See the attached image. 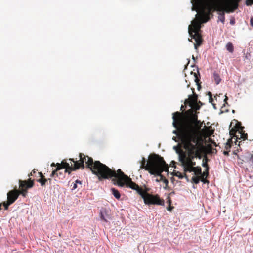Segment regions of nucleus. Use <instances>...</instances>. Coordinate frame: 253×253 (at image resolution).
Wrapping results in <instances>:
<instances>
[{
  "label": "nucleus",
  "instance_id": "obj_33",
  "mask_svg": "<svg viewBox=\"0 0 253 253\" xmlns=\"http://www.w3.org/2000/svg\"><path fill=\"white\" fill-rule=\"evenodd\" d=\"M195 124V125L198 126V128L200 129L202 126V123H201L200 121L197 120L196 119Z\"/></svg>",
  "mask_w": 253,
  "mask_h": 253
},
{
  "label": "nucleus",
  "instance_id": "obj_23",
  "mask_svg": "<svg viewBox=\"0 0 253 253\" xmlns=\"http://www.w3.org/2000/svg\"><path fill=\"white\" fill-rule=\"evenodd\" d=\"M218 21H221L222 23H224L225 22V13L224 12H220L218 13Z\"/></svg>",
  "mask_w": 253,
  "mask_h": 253
},
{
  "label": "nucleus",
  "instance_id": "obj_54",
  "mask_svg": "<svg viewBox=\"0 0 253 253\" xmlns=\"http://www.w3.org/2000/svg\"><path fill=\"white\" fill-rule=\"evenodd\" d=\"M212 144H213L214 145L216 146V143L214 142V141L213 142Z\"/></svg>",
  "mask_w": 253,
  "mask_h": 253
},
{
  "label": "nucleus",
  "instance_id": "obj_17",
  "mask_svg": "<svg viewBox=\"0 0 253 253\" xmlns=\"http://www.w3.org/2000/svg\"><path fill=\"white\" fill-rule=\"evenodd\" d=\"M192 156L188 155L187 160L184 164L192 167H195L196 162L192 161L194 158H192Z\"/></svg>",
  "mask_w": 253,
  "mask_h": 253
},
{
  "label": "nucleus",
  "instance_id": "obj_58",
  "mask_svg": "<svg viewBox=\"0 0 253 253\" xmlns=\"http://www.w3.org/2000/svg\"><path fill=\"white\" fill-rule=\"evenodd\" d=\"M192 58H193V59H194V56H192Z\"/></svg>",
  "mask_w": 253,
  "mask_h": 253
},
{
  "label": "nucleus",
  "instance_id": "obj_10",
  "mask_svg": "<svg viewBox=\"0 0 253 253\" xmlns=\"http://www.w3.org/2000/svg\"><path fill=\"white\" fill-rule=\"evenodd\" d=\"M19 189H23L27 190L28 189L32 188L34 185V180H32L31 178L27 180H19Z\"/></svg>",
  "mask_w": 253,
  "mask_h": 253
},
{
  "label": "nucleus",
  "instance_id": "obj_25",
  "mask_svg": "<svg viewBox=\"0 0 253 253\" xmlns=\"http://www.w3.org/2000/svg\"><path fill=\"white\" fill-rule=\"evenodd\" d=\"M17 192L18 193L19 195L21 194L24 197H26L27 194V190L23 189H19V190L17 189Z\"/></svg>",
  "mask_w": 253,
  "mask_h": 253
},
{
  "label": "nucleus",
  "instance_id": "obj_18",
  "mask_svg": "<svg viewBox=\"0 0 253 253\" xmlns=\"http://www.w3.org/2000/svg\"><path fill=\"white\" fill-rule=\"evenodd\" d=\"M182 166L184 169V171L185 172H191L194 171V167H192L189 165H187L186 164H183L182 165Z\"/></svg>",
  "mask_w": 253,
  "mask_h": 253
},
{
  "label": "nucleus",
  "instance_id": "obj_49",
  "mask_svg": "<svg viewBox=\"0 0 253 253\" xmlns=\"http://www.w3.org/2000/svg\"><path fill=\"white\" fill-rule=\"evenodd\" d=\"M209 142H211V143H213L214 141H213L211 138L209 139Z\"/></svg>",
  "mask_w": 253,
  "mask_h": 253
},
{
  "label": "nucleus",
  "instance_id": "obj_52",
  "mask_svg": "<svg viewBox=\"0 0 253 253\" xmlns=\"http://www.w3.org/2000/svg\"><path fill=\"white\" fill-rule=\"evenodd\" d=\"M241 142V141H239V143L238 144V146L240 147V143Z\"/></svg>",
  "mask_w": 253,
  "mask_h": 253
},
{
  "label": "nucleus",
  "instance_id": "obj_3",
  "mask_svg": "<svg viewBox=\"0 0 253 253\" xmlns=\"http://www.w3.org/2000/svg\"><path fill=\"white\" fill-rule=\"evenodd\" d=\"M80 160L79 161H75L73 159H70L69 160L74 163V166L72 167V164H71V166L70 165L69 163L63 160L62 161L61 163H57L55 164L54 163H52L51 165V167L56 166V168L55 169L53 170L50 174L51 177H53L55 176V174L57 173V171H59L63 169H65L64 171V173H66L67 171L70 169V171H74L79 169H84L85 168L84 162H85L86 168H89L92 172L96 175L99 180H101L102 179H107V178H100L99 175H98L97 173H95V171H94L96 163L99 162L101 163L99 161H93V159L91 157H90L88 156H85L84 154L80 153L79 154ZM109 178H107L108 179Z\"/></svg>",
  "mask_w": 253,
  "mask_h": 253
},
{
  "label": "nucleus",
  "instance_id": "obj_38",
  "mask_svg": "<svg viewBox=\"0 0 253 253\" xmlns=\"http://www.w3.org/2000/svg\"><path fill=\"white\" fill-rule=\"evenodd\" d=\"M177 130H174L173 131V133L174 134H177V132L178 131L180 134V137H181V138L182 139V136H181V132L180 131V130H179V127H178L177 128H175Z\"/></svg>",
  "mask_w": 253,
  "mask_h": 253
},
{
  "label": "nucleus",
  "instance_id": "obj_4",
  "mask_svg": "<svg viewBox=\"0 0 253 253\" xmlns=\"http://www.w3.org/2000/svg\"><path fill=\"white\" fill-rule=\"evenodd\" d=\"M220 1V2H217L215 0H192V10H205L207 15L204 22H208L210 19V16H213L212 12L216 11L217 13L224 12L225 3L222 0Z\"/></svg>",
  "mask_w": 253,
  "mask_h": 253
},
{
  "label": "nucleus",
  "instance_id": "obj_32",
  "mask_svg": "<svg viewBox=\"0 0 253 253\" xmlns=\"http://www.w3.org/2000/svg\"><path fill=\"white\" fill-rule=\"evenodd\" d=\"M175 176L178 177L179 178H183L184 176L187 177V175L185 173H184V175H183L181 173H180L179 171H177L175 174H174Z\"/></svg>",
  "mask_w": 253,
  "mask_h": 253
},
{
  "label": "nucleus",
  "instance_id": "obj_44",
  "mask_svg": "<svg viewBox=\"0 0 253 253\" xmlns=\"http://www.w3.org/2000/svg\"><path fill=\"white\" fill-rule=\"evenodd\" d=\"M214 130H212L209 131V136L211 135L213 133Z\"/></svg>",
  "mask_w": 253,
  "mask_h": 253
},
{
  "label": "nucleus",
  "instance_id": "obj_53",
  "mask_svg": "<svg viewBox=\"0 0 253 253\" xmlns=\"http://www.w3.org/2000/svg\"><path fill=\"white\" fill-rule=\"evenodd\" d=\"M208 147H209L210 148H211V145H209L208 146Z\"/></svg>",
  "mask_w": 253,
  "mask_h": 253
},
{
  "label": "nucleus",
  "instance_id": "obj_55",
  "mask_svg": "<svg viewBox=\"0 0 253 253\" xmlns=\"http://www.w3.org/2000/svg\"><path fill=\"white\" fill-rule=\"evenodd\" d=\"M1 206H2V205H1V204H0V211L1 210Z\"/></svg>",
  "mask_w": 253,
  "mask_h": 253
},
{
  "label": "nucleus",
  "instance_id": "obj_2",
  "mask_svg": "<svg viewBox=\"0 0 253 253\" xmlns=\"http://www.w3.org/2000/svg\"><path fill=\"white\" fill-rule=\"evenodd\" d=\"M173 126L179 127L182 136V142L189 156L192 158H202L203 145L197 130L193 125L187 121L182 113L178 111L173 113Z\"/></svg>",
  "mask_w": 253,
  "mask_h": 253
},
{
  "label": "nucleus",
  "instance_id": "obj_9",
  "mask_svg": "<svg viewBox=\"0 0 253 253\" xmlns=\"http://www.w3.org/2000/svg\"><path fill=\"white\" fill-rule=\"evenodd\" d=\"M240 0H229L228 4H225L224 8V13L233 12L235 10L238 8L239 2Z\"/></svg>",
  "mask_w": 253,
  "mask_h": 253
},
{
  "label": "nucleus",
  "instance_id": "obj_56",
  "mask_svg": "<svg viewBox=\"0 0 253 253\" xmlns=\"http://www.w3.org/2000/svg\"><path fill=\"white\" fill-rule=\"evenodd\" d=\"M183 108V106L182 105L181 107V110H182Z\"/></svg>",
  "mask_w": 253,
  "mask_h": 253
},
{
  "label": "nucleus",
  "instance_id": "obj_36",
  "mask_svg": "<svg viewBox=\"0 0 253 253\" xmlns=\"http://www.w3.org/2000/svg\"><path fill=\"white\" fill-rule=\"evenodd\" d=\"M230 24L233 25L235 23V19L234 17H232L230 20Z\"/></svg>",
  "mask_w": 253,
  "mask_h": 253
},
{
  "label": "nucleus",
  "instance_id": "obj_24",
  "mask_svg": "<svg viewBox=\"0 0 253 253\" xmlns=\"http://www.w3.org/2000/svg\"><path fill=\"white\" fill-rule=\"evenodd\" d=\"M226 49L230 53H233L234 51V46L231 42H228L226 45Z\"/></svg>",
  "mask_w": 253,
  "mask_h": 253
},
{
  "label": "nucleus",
  "instance_id": "obj_19",
  "mask_svg": "<svg viewBox=\"0 0 253 253\" xmlns=\"http://www.w3.org/2000/svg\"><path fill=\"white\" fill-rule=\"evenodd\" d=\"M111 191L112 192V194L116 199H119L120 198L121 195L118 190L114 188H112L111 189Z\"/></svg>",
  "mask_w": 253,
  "mask_h": 253
},
{
  "label": "nucleus",
  "instance_id": "obj_5",
  "mask_svg": "<svg viewBox=\"0 0 253 253\" xmlns=\"http://www.w3.org/2000/svg\"><path fill=\"white\" fill-rule=\"evenodd\" d=\"M163 158L156 154H151L149 155L148 160L146 163V161L144 157L142 158L141 162V169H145L149 171L151 174H153L152 171L156 168L161 162H163Z\"/></svg>",
  "mask_w": 253,
  "mask_h": 253
},
{
  "label": "nucleus",
  "instance_id": "obj_15",
  "mask_svg": "<svg viewBox=\"0 0 253 253\" xmlns=\"http://www.w3.org/2000/svg\"><path fill=\"white\" fill-rule=\"evenodd\" d=\"M229 133H230V135L231 136H232V137H236L235 144H237V143L238 142V141L237 139H240V134H238L237 131L236 129H235L234 128H232L230 130Z\"/></svg>",
  "mask_w": 253,
  "mask_h": 253
},
{
  "label": "nucleus",
  "instance_id": "obj_42",
  "mask_svg": "<svg viewBox=\"0 0 253 253\" xmlns=\"http://www.w3.org/2000/svg\"><path fill=\"white\" fill-rule=\"evenodd\" d=\"M77 188V184L76 183H74L73 184V188L72 189H75Z\"/></svg>",
  "mask_w": 253,
  "mask_h": 253
},
{
  "label": "nucleus",
  "instance_id": "obj_34",
  "mask_svg": "<svg viewBox=\"0 0 253 253\" xmlns=\"http://www.w3.org/2000/svg\"><path fill=\"white\" fill-rule=\"evenodd\" d=\"M208 94L209 97V102L211 103H212L213 99L212 98V93L211 92H208Z\"/></svg>",
  "mask_w": 253,
  "mask_h": 253
},
{
  "label": "nucleus",
  "instance_id": "obj_11",
  "mask_svg": "<svg viewBox=\"0 0 253 253\" xmlns=\"http://www.w3.org/2000/svg\"><path fill=\"white\" fill-rule=\"evenodd\" d=\"M234 128L237 131L238 134H240V139H242V140H245L248 139V135L245 133V131L243 130L244 127L241 126L240 123H237Z\"/></svg>",
  "mask_w": 253,
  "mask_h": 253
},
{
  "label": "nucleus",
  "instance_id": "obj_47",
  "mask_svg": "<svg viewBox=\"0 0 253 253\" xmlns=\"http://www.w3.org/2000/svg\"><path fill=\"white\" fill-rule=\"evenodd\" d=\"M233 154H235V155H237V158H238V159H240V158H239V155H238L237 154L236 151H234L233 152Z\"/></svg>",
  "mask_w": 253,
  "mask_h": 253
},
{
  "label": "nucleus",
  "instance_id": "obj_50",
  "mask_svg": "<svg viewBox=\"0 0 253 253\" xmlns=\"http://www.w3.org/2000/svg\"><path fill=\"white\" fill-rule=\"evenodd\" d=\"M168 202H169V205H170V204H171V200L170 199H169L168 200Z\"/></svg>",
  "mask_w": 253,
  "mask_h": 253
},
{
  "label": "nucleus",
  "instance_id": "obj_13",
  "mask_svg": "<svg viewBox=\"0 0 253 253\" xmlns=\"http://www.w3.org/2000/svg\"><path fill=\"white\" fill-rule=\"evenodd\" d=\"M7 201L13 204L18 198L19 194L17 192V189H13L7 193Z\"/></svg>",
  "mask_w": 253,
  "mask_h": 253
},
{
  "label": "nucleus",
  "instance_id": "obj_43",
  "mask_svg": "<svg viewBox=\"0 0 253 253\" xmlns=\"http://www.w3.org/2000/svg\"><path fill=\"white\" fill-rule=\"evenodd\" d=\"M101 218L102 220H104L105 221H107L106 219H105V218H104V217L102 213H101Z\"/></svg>",
  "mask_w": 253,
  "mask_h": 253
},
{
  "label": "nucleus",
  "instance_id": "obj_37",
  "mask_svg": "<svg viewBox=\"0 0 253 253\" xmlns=\"http://www.w3.org/2000/svg\"><path fill=\"white\" fill-rule=\"evenodd\" d=\"M36 173V170L35 169H34L33 170H32V171H31V172L28 174V176L30 177L31 176H33L34 174Z\"/></svg>",
  "mask_w": 253,
  "mask_h": 253
},
{
  "label": "nucleus",
  "instance_id": "obj_45",
  "mask_svg": "<svg viewBox=\"0 0 253 253\" xmlns=\"http://www.w3.org/2000/svg\"><path fill=\"white\" fill-rule=\"evenodd\" d=\"M250 161L253 163V155H252L250 158Z\"/></svg>",
  "mask_w": 253,
  "mask_h": 253
},
{
  "label": "nucleus",
  "instance_id": "obj_7",
  "mask_svg": "<svg viewBox=\"0 0 253 253\" xmlns=\"http://www.w3.org/2000/svg\"><path fill=\"white\" fill-rule=\"evenodd\" d=\"M169 166L165 162L164 160L163 162H161L160 164L156 167V168L152 171L154 172L153 175H157L160 177V178H157L155 181L157 182H159L161 181H163V182L167 185L169 182L168 180L162 174L163 171H168Z\"/></svg>",
  "mask_w": 253,
  "mask_h": 253
},
{
  "label": "nucleus",
  "instance_id": "obj_22",
  "mask_svg": "<svg viewBox=\"0 0 253 253\" xmlns=\"http://www.w3.org/2000/svg\"><path fill=\"white\" fill-rule=\"evenodd\" d=\"M193 172H194L195 175H200L202 174V169L200 167H194Z\"/></svg>",
  "mask_w": 253,
  "mask_h": 253
},
{
  "label": "nucleus",
  "instance_id": "obj_28",
  "mask_svg": "<svg viewBox=\"0 0 253 253\" xmlns=\"http://www.w3.org/2000/svg\"><path fill=\"white\" fill-rule=\"evenodd\" d=\"M12 204L9 203V201H4L1 203V205L3 206L5 210H8L9 206Z\"/></svg>",
  "mask_w": 253,
  "mask_h": 253
},
{
  "label": "nucleus",
  "instance_id": "obj_29",
  "mask_svg": "<svg viewBox=\"0 0 253 253\" xmlns=\"http://www.w3.org/2000/svg\"><path fill=\"white\" fill-rule=\"evenodd\" d=\"M201 180V177L199 176H193L192 178L193 182L195 184H198L199 181Z\"/></svg>",
  "mask_w": 253,
  "mask_h": 253
},
{
  "label": "nucleus",
  "instance_id": "obj_1",
  "mask_svg": "<svg viewBox=\"0 0 253 253\" xmlns=\"http://www.w3.org/2000/svg\"><path fill=\"white\" fill-rule=\"evenodd\" d=\"M94 171L99 175L100 178H110L114 185L123 187L125 185L135 190L143 199L144 203L147 205H164V201L160 198L158 194L152 195L146 190L139 187L132 179L122 171L121 169L117 171L110 169L105 164L97 162Z\"/></svg>",
  "mask_w": 253,
  "mask_h": 253
},
{
  "label": "nucleus",
  "instance_id": "obj_26",
  "mask_svg": "<svg viewBox=\"0 0 253 253\" xmlns=\"http://www.w3.org/2000/svg\"><path fill=\"white\" fill-rule=\"evenodd\" d=\"M208 161V159H207V157H206L205 159H204L203 160V163H202V166L206 168L207 171H209V169L208 163H207Z\"/></svg>",
  "mask_w": 253,
  "mask_h": 253
},
{
  "label": "nucleus",
  "instance_id": "obj_35",
  "mask_svg": "<svg viewBox=\"0 0 253 253\" xmlns=\"http://www.w3.org/2000/svg\"><path fill=\"white\" fill-rule=\"evenodd\" d=\"M246 4L247 6H251L253 4V0H246Z\"/></svg>",
  "mask_w": 253,
  "mask_h": 253
},
{
  "label": "nucleus",
  "instance_id": "obj_21",
  "mask_svg": "<svg viewBox=\"0 0 253 253\" xmlns=\"http://www.w3.org/2000/svg\"><path fill=\"white\" fill-rule=\"evenodd\" d=\"M209 175V171H207V169H206V170L202 173V174L201 175V181L202 182H203L204 183H206V182H209V181L207 180H206L204 177L205 176L206 177H207Z\"/></svg>",
  "mask_w": 253,
  "mask_h": 253
},
{
  "label": "nucleus",
  "instance_id": "obj_46",
  "mask_svg": "<svg viewBox=\"0 0 253 253\" xmlns=\"http://www.w3.org/2000/svg\"><path fill=\"white\" fill-rule=\"evenodd\" d=\"M76 183L77 184V183H79L80 184H82V182L81 181L79 180H77L76 181V183Z\"/></svg>",
  "mask_w": 253,
  "mask_h": 253
},
{
  "label": "nucleus",
  "instance_id": "obj_27",
  "mask_svg": "<svg viewBox=\"0 0 253 253\" xmlns=\"http://www.w3.org/2000/svg\"><path fill=\"white\" fill-rule=\"evenodd\" d=\"M232 141L231 139H228V141L225 143V148L226 150L230 149L231 147Z\"/></svg>",
  "mask_w": 253,
  "mask_h": 253
},
{
  "label": "nucleus",
  "instance_id": "obj_39",
  "mask_svg": "<svg viewBox=\"0 0 253 253\" xmlns=\"http://www.w3.org/2000/svg\"><path fill=\"white\" fill-rule=\"evenodd\" d=\"M174 207L173 206H171V205H169V207L167 208V209L169 211H171L172 209H173Z\"/></svg>",
  "mask_w": 253,
  "mask_h": 253
},
{
  "label": "nucleus",
  "instance_id": "obj_30",
  "mask_svg": "<svg viewBox=\"0 0 253 253\" xmlns=\"http://www.w3.org/2000/svg\"><path fill=\"white\" fill-rule=\"evenodd\" d=\"M59 177L60 179H62L64 177V174L62 172H60L59 170L57 171V173L55 174V176L54 177Z\"/></svg>",
  "mask_w": 253,
  "mask_h": 253
},
{
  "label": "nucleus",
  "instance_id": "obj_31",
  "mask_svg": "<svg viewBox=\"0 0 253 253\" xmlns=\"http://www.w3.org/2000/svg\"><path fill=\"white\" fill-rule=\"evenodd\" d=\"M194 77H195V80H194L195 82L196 83V84L198 85V89H199L200 88V85L199 83V82L200 81V79H199L198 75L196 74V73H194Z\"/></svg>",
  "mask_w": 253,
  "mask_h": 253
},
{
  "label": "nucleus",
  "instance_id": "obj_14",
  "mask_svg": "<svg viewBox=\"0 0 253 253\" xmlns=\"http://www.w3.org/2000/svg\"><path fill=\"white\" fill-rule=\"evenodd\" d=\"M38 174H39L40 176V178L37 180V181L39 182L41 184V185L42 186H44L45 185L46 183L49 180V182H51V179H46L45 178V176L43 175V174L41 172H38Z\"/></svg>",
  "mask_w": 253,
  "mask_h": 253
},
{
  "label": "nucleus",
  "instance_id": "obj_6",
  "mask_svg": "<svg viewBox=\"0 0 253 253\" xmlns=\"http://www.w3.org/2000/svg\"><path fill=\"white\" fill-rule=\"evenodd\" d=\"M198 10L199 9L196 11ZM199 10H200V12L196 14V19L193 20L192 24L189 26L188 32L189 34H191V33L199 32L201 28V24L206 22H204L207 15L205 10L203 9H199Z\"/></svg>",
  "mask_w": 253,
  "mask_h": 253
},
{
  "label": "nucleus",
  "instance_id": "obj_16",
  "mask_svg": "<svg viewBox=\"0 0 253 253\" xmlns=\"http://www.w3.org/2000/svg\"><path fill=\"white\" fill-rule=\"evenodd\" d=\"M188 157L186 156L185 153L181 151L179 154V160L181 163L182 165L184 164L187 160Z\"/></svg>",
  "mask_w": 253,
  "mask_h": 253
},
{
  "label": "nucleus",
  "instance_id": "obj_51",
  "mask_svg": "<svg viewBox=\"0 0 253 253\" xmlns=\"http://www.w3.org/2000/svg\"><path fill=\"white\" fill-rule=\"evenodd\" d=\"M71 171L70 169H69L67 172H68L69 174H70L71 173Z\"/></svg>",
  "mask_w": 253,
  "mask_h": 253
},
{
  "label": "nucleus",
  "instance_id": "obj_40",
  "mask_svg": "<svg viewBox=\"0 0 253 253\" xmlns=\"http://www.w3.org/2000/svg\"><path fill=\"white\" fill-rule=\"evenodd\" d=\"M229 153V151H224L223 152V154L226 156H228Z\"/></svg>",
  "mask_w": 253,
  "mask_h": 253
},
{
  "label": "nucleus",
  "instance_id": "obj_57",
  "mask_svg": "<svg viewBox=\"0 0 253 253\" xmlns=\"http://www.w3.org/2000/svg\"><path fill=\"white\" fill-rule=\"evenodd\" d=\"M211 127V126H209L208 127H207V128L209 129V128H210Z\"/></svg>",
  "mask_w": 253,
  "mask_h": 253
},
{
  "label": "nucleus",
  "instance_id": "obj_20",
  "mask_svg": "<svg viewBox=\"0 0 253 253\" xmlns=\"http://www.w3.org/2000/svg\"><path fill=\"white\" fill-rule=\"evenodd\" d=\"M213 78L216 83V84H218L221 81V78L220 77L219 75L217 73L215 72L213 73Z\"/></svg>",
  "mask_w": 253,
  "mask_h": 253
},
{
  "label": "nucleus",
  "instance_id": "obj_8",
  "mask_svg": "<svg viewBox=\"0 0 253 253\" xmlns=\"http://www.w3.org/2000/svg\"><path fill=\"white\" fill-rule=\"evenodd\" d=\"M198 96L194 93L193 95L189 96V98L185 101V104L188 105L191 109L186 111V113L189 115H193V109L198 110L200 106L198 105L197 103Z\"/></svg>",
  "mask_w": 253,
  "mask_h": 253
},
{
  "label": "nucleus",
  "instance_id": "obj_41",
  "mask_svg": "<svg viewBox=\"0 0 253 253\" xmlns=\"http://www.w3.org/2000/svg\"><path fill=\"white\" fill-rule=\"evenodd\" d=\"M250 25L253 27V18L252 17L250 19Z\"/></svg>",
  "mask_w": 253,
  "mask_h": 253
},
{
  "label": "nucleus",
  "instance_id": "obj_48",
  "mask_svg": "<svg viewBox=\"0 0 253 253\" xmlns=\"http://www.w3.org/2000/svg\"><path fill=\"white\" fill-rule=\"evenodd\" d=\"M227 100H228V97L225 95V98L224 100V101L226 103Z\"/></svg>",
  "mask_w": 253,
  "mask_h": 253
},
{
  "label": "nucleus",
  "instance_id": "obj_12",
  "mask_svg": "<svg viewBox=\"0 0 253 253\" xmlns=\"http://www.w3.org/2000/svg\"><path fill=\"white\" fill-rule=\"evenodd\" d=\"M190 35L192 38L195 40L196 43L194 44V47L195 49H197L202 43V36L199 32L191 33Z\"/></svg>",
  "mask_w": 253,
  "mask_h": 253
}]
</instances>
